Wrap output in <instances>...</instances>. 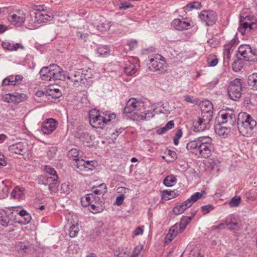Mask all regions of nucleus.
Wrapping results in <instances>:
<instances>
[{
  "mask_svg": "<svg viewBox=\"0 0 257 257\" xmlns=\"http://www.w3.org/2000/svg\"><path fill=\"white\" fill-rule=\"evenodd\" d=\"M143 110H144V102L135 98H131L127 101L123 112L125 113L133 112L132 117L137 121L148 120L154 116L151 110L139 112Z\"/></svg>",
  "mask_w": 257,
  "mask_h": 257,
  "instance_id": "f257e3e1",
  "label": "nucleus"
},
{
  "mask_svg": "<svg viewBox=\"0 0 257 257\" xmlns=\"http://www.w3.org/2000/svg\"><path fill=\"white\" fill-rule=\"evenodd\" d=\"M41 78L44 81L65 80L66 71L56 64L43 67L39 72Z\"/></svg>",
  "mask_w": 257,
  "mask_h": 257,
  "instance_id": "f03ea898",
  "label": "nucleus"
},
{
  "mask_svg": "<svg viewBox=\"0 0 257 257\" xmlns=\"http://www.w3.org/2000/svg\"><path fill=\"white\" fill-rule=\"evenodd\" d=\"M115 118V114L109 111L100 113L96 110H92L89 113V122L92 127L103 128L106 124Z\"/></svg>",
  "mask_w": 257,
  "mask_h": 257,
  "instance_id": "7ed1b4c3",
  "label": "nucleus"
},
{
  "mask_svg": "<svg viewBox=\"0 0 257 257\" xmlns=\"http://www.w3.org/2000/svg\"><path fill=\"white\" fill-rule=\"evenodd\" d=\"M256 121L246 112H240L238 115L237 126L239 133L243 136L248 137L256 126Z\"/></svg>",
  "mask_w": 257,
  "mask_h": 257,
  "instance_id": "20e7f679",
  "label": "nucleus"
},
{
  "mask_svg": "<svg viewBox=\"0 0 257 257\" xmlns=\"http://www.w3.org/2000/svg\"><path fill=\"white\" fill-rule=\"evenodd\" d=\"M45 175L40 176L38 178V183L45 186H48V189L52 194L57 190L56 185L58 176L56 171L51 167L46 166L44 169Z\"/></svg>",
  "mask_w": 257,
  "mask_h": 257,
  "instance_id": "39448f33",
  "label": "nucleus"
},
{
  "mask_svg": "<svg viewBox=\"0 0 257 257\" xmlns=\"http://www.w3.org/2000/svg\"><path fill=\"white\" fill-rule=\"evenodd\" d=\"M256 28L257 21L253 17L249 16L240 17L238 31L243 36L247 30H255Z\"/></svg>",
  "mask_w": 257,
  "mask_h": 257,
  "instance_id": "423d86ee",
  "label": "nucleus"
},
{
  "mask_svg": "<svg viewBox=\"0 0 257 257\" xmlns=\"http://www.w3.org/2000/svg\"><path fill=\"white\" fill-rule=\"evenodd\" d=\"M210 112L205 114L201 113L193 121L194 131L196 132H200L208 129L210 126V122L212 119Z\"/></svg>",
  "mask_w": 257,
  "mask_h": 257,
  "instance_id": "0eeeda50",
  "label": "nucleus"
},
{
  "mask_svg": "<svg viewBox=\"0 0 257 257\" xmlns=\"http://www.w3.org/2000/svg\"><path fill=\"white\" fill-rule=\"evenodd\" d=\"M149 68L152 71H159L163 73L165 71L166 63L165 58L160 54H156L150 59Z\"/></svg>",
  "mask_w": 257,
  "mask_h": 257,
  "instance_id": "6e6552de",
  "label": "nucleus"
},
{
  "mask_svg": "<svg viewBox=\"0 0 257 257\" xmlns=\"http://www.w3.org/2000/svg\"><path fill=\"white\" fill-rule=\"evenodd\" d=\"M202 197V192H196L182 204L176 206L173 209L174 213L176 215L183 213L185 210L191 207L192 205Z\"/></svg>",
  "mask_w": 257,
  "mask_h": 257,
  "instance_id": "1a4fd4ad",
  "label": "nucleus"
},
{
  "mask_svg": "<svg viewBox=\"0 0 257 257\" xmlns=\"http://www.w3.org/2000/svg\"><path fill=\"white\" fill-rule=\"evenodd\" d=\"M212 140L209 137H202L200 142V146L199 147L198 153L204 158H207L210 156L212 149Z\"/></svg>",
  "mask_w": 257,
  "mask_h": 257,
  "instance_id": "9d476101",
  "label": "nucleus"
},
{
  "mask_svg": "<svg viewBox=\"0 0 257 257\" xmlns=\"http://www.w3.org/2000/svg\"><path fill=\"white\" fill-rule=\"evenodd\" d=\"M241 90V80L237 78L231 82L227 92L230 98L233 100H236L240 97Z\"/></svg>",
  "mask_w": 257,
  "mask_h": 257,
  "instance_id": "9b49d317",
  "label": "nucleus"
},
{
  "mask_svg": "<svg viewBox=\"0 0 257 257\" xmlns=\"http://www.w3.org/2000/svg\"><path fill=\"white\" fill-rule=\"evenodd\" d=\"M199 16L202 22L208 26L213 25L217 20V15L212 11H203Z\"/></svg>",
  "mask_w": 257,
  "mask_h": 257,
  "instance_id": "f8f14e48",
  "label": "nucleus"
},
{
  "mask_svg": "<svg viewBox=\"0 0 257 257\" xmlns=\"http://www.w3.org/2000/svg\"><path fill=\"white\" fill-rule=\"evenodd\" d=\"M218 118L221 119V123H227L231 125H234L236 121L235 114L231 109L223 110L220 111Z\"/></svg>",
  "mask_w": 257,
  "mask_h": 257,
  "instance_id": "ddd939ff",
  "label": "nucleus"
},
{
  "mask_svg": "<svg viewBox=\"0 0 257 257\" xmlns=\"http://www.w3.org/2000/svg\"><path fill=\"white\" fill-rule=\"evenodd\" d=\"M238 53L246 61H252L256 60V55L251 47L248 45H241L238 50Z\"/></svg>",
  "mask_w": 257,
  "mask_h": 257,
  "instance_id": "4468645a",
  "label": "nucleus"
},
{
  "mask_svg": "<svg viewBox=\"0 0 257 257\" xmlns=\"http://www.w3.org/2000/svg\"><path fill=\"white\" fill-rule=\"evenodd\" d=\"M9 150L11 153L24 156L28 154V145L26 143L19 142L10 146Z\"/></svg>",
  "mask_w": 257,
  "mask_h": 257,
  "instance_id": "2eb2a0df",
  "label": "nucleus"
},
{
  "mask_svg": "<svg viewBox=\"0 0 257 257\" xmlns=\"http://www.w3.org/2000/svg\"><path fill=\"white\" fill-rule=\"evenodd\" d=\"M77 160L76 163H74V165L79 170L87 172L94 169V163L93 161H85L83 159Z\"/></svg>",
  "mask_w": 257,
  "mask_h": 257,
  "instance_id": "dca6fc26",
  "label": "nucleus"
},
{
  "mask_svg": "<svg viewBox=\"0 0 257 257\" xmlns=\"http://www.w3.org/2000/svg\"><path fill=\"white\" fill-rule=\"evenodd\" d=\"M26 15L22 11H17L8 17V20L11 24L17 27L21 26L24 23Z\"/></svg>",
  "mask_w": 257,
  "mask_h": 257,
  "instance_id": "f3484780",
  "label": "nucleus"
},
{
  "mask_svg": "<svg viewBox=\"0 0 257 257\" xmlns=\"http://www.w3.org/2000/svg\"><path fill=\"white\" fill-rule=\"evenodd\" d=\"M83 72V70L78 69L76 71H75L71 75H69L66 72V76L65 78V80L66 79L69 80L73 83L74 85L77 86L79 85V83L84 79H86L85 78V75L84 74Z\"/></svg>",
  "mask_w": 257,
  "mask_h": 257,
  "instance_id": "a211bd4d",
  "label": "nucleus"
},
{
  "mask_svg": "<svg viewBox=\"0 0 257 257\" xmlns=\"http://www.w3.org/2000/svg\"><path fill=\"white\" fill-rule=\"evenodd\" d=\"M57 125L58 122L54 119H47L43 122L41 126V131L43 134L49 135L56 129Z\"/></svg>",
  "mask_w": 257,
  "mask_h": 257,
  "instance_id": "6ab92c4d",
  "label": "nucleus"
},
{
  "mask_svg": "<svg viewBox=\"0 0 257 257\" xmlns=\"http://www.w3.org/2000/svg\"><path fill=\"white\" fill-rule=\"evenodd\" d=\"M26 95L23 93L14 92L8 93L2 97V99L9 103L14 102L19 103L25 99Z\"/></svg>",
  "mask_w": 257,
  "mask_h": 257,
  "instance_id": "aec40b11",
  "label": "nucleus"
},
{
  "mask_svg": "<svg viewBox=\"0 0 257 257\" xmlns=\"http://www.w3.org/2000/svg\"><path fill=\"white\" fill-rule=\"evenodd\" d=\"M172 26L177 30L183 31L188 30L191 28L192 26L191 23L189 21H187L185 19H175L172 23Z\"/></svg>",
  "mask_w": 257,
  "mask_h": 257,
  "instance_id": "412c9836",
  "label": "nucleus"
},
{
  "mask_svg": "<svg viewBox=\"0 0 257 257\" xmlns=\"http://www.w3.org/2000/svg\"><path fill=\"white\" fill-rule=\"evenodd\" d=\"M236 43L235 39H232L228 44L224 46L223 59L224 63L228 64L231 57V53L233 50V47Z\"/></svg>",
  "mask_w": 257,
  "mask_h": 257,
  "instance_id": "4be33fe9",
  "label": "nucleus"
},
{
  "mask_svg": "<svg viewBox=\"0 0 257 257\" xmlns=\"http://www.w3.org/2000/svg\"><path fill=\"white\" fill-rule=\"evenodd\" d=\"M225 226L231 231H238L240 228L238 220L233 216H230L224 221Z\"/></svg>",
  "mask_w": 257,
  "mask_h": 257,
  "instance_id": "5701e85b",
  "label": "nucleus"
},
{
  "mask_svg": "<svg viewBox=\"0 0 257 257\" xmlns=\"http://www.w3.org/2000/svg\"><path fill=\"white\" fill-rule=\"evenodd\" d=\"M138 67V65L135 64L134 62L128 61L125 62L124 71L127 75L132 76L137 72Z\"/></svg>",
  "mask_w": 257,
  "mask_h": 257,
  "instance_id": "b1692460",
  "label": "nucleus"
},
{
  "mask_svg": "<svg viewBox=\"0 0 257 257\" xmlns=\"http://www.w3.org/2000/svg\"><path fill=\"white\" fill-rule=\"evenodd\" d=\"M195 214L196 212L193 213L191 216L187 217L183 216L180 222L179 223H176L175 225H178V227L180 230L182 232L185 229L187 225L189 223L190 221L193 219Z\"/></svg>",
  "mask_w": 257,
  "mask_h": 257,
  "instance_id": "393cba45",
  "label": "nucleus"
},
{
  "mask_svg": "<svg viewBox=\"0 0 257 257\" xmlns=\"http://www.w3.org/2000/svg\"><path fill=\"white\" fill-rule=\"evenodd\" d=\"M37 14L36 12L30 14V19L29 20L27 28L29 29L33 30L38 28L39 27V23L37 22Z\"/></svg>",
  "mask_w": 257,
  "mask_h": 257,
  "instance_id": "a878e982",
  "label": "nucleus"
},
{
  "mask_svg": "<svg viewBox=\"0 0 257 257\" xmlns=\"http://www.w3.org/2000/svg\"><path fill=\"white\" fill-rule=\"evenodd\" d=\"M12 218L9 216V212L0 210V226L6 227Z\"/></svg>",
  "mask_w": 257,
  "mask_h": 257,
  "instance_id": "bb28decb",
  "label": "nucleus"
},
{
  "mask_svg": "<svg viewBox=\"0 0 257 257\" xmlns=\"http://www.w3.org/2000/svg\"><path fill=\"white\" fill-rule=\"evenodd\" d=\"M2 46L4 49L10 51H16L19 48L24 49V47L19 43H14V42L8 41L3 42L2 43Z\"/></svg>",
  "mask_w": 257,
  "mask_h": 257,
  "instance_id": "cd10ccee",
  "label": "nucleus"
},
{
  "mask_svg": "<svg viewBox=\"0 0 257 257\" xmlns=\"http://www.w3.org/2000/svg\"><path fill=\"white\" fill-rule=\"evenodd\" d=\"M202 138V137H199L197 139L190 141L187 145L186 148L188 150H194L196 152H198L199 147L200 146V142Z\"/></svg>",
  "mask_w": 257,
  "mask_h": 257,
  "instance_id": "c85d7f7f",
  "label": "nucleus"
},
{
  "mask_svg": "<svg viewBox=\"0 0 257 257\" xmlns=\"http://www.w3.org/2000/svg\"><path fill=\"white\" fill-rule=\"evenodd\" d=\"M37 14V22L39 23V24L42 23H46L49 21L52 20L53 16L52 15H48L47 14H43L41 12H36Z\"/></svg>",
  "mask_w": 257,
  "mask_h": 257,
  "instance_id": "c756f323",
  "label": "nucleus"
},
{
  "mask_svg": "<svg viewBox=\"0 0 257 257\" xmlns=\"http://www.w3.org/2000/svg\"><path fill=\"white\" fill-rule=\"evenodd\" d=\"M201 113H209L210 112V115L212 117V105L210 101H206L201 103Z\"/></svg>",
  "mask_w": 257,
  "mask_h": 257,
  "instance_id": "7c9ffc66",
  "label": "nucleus"
},
{
  "mask_svg": "<svg viewBox=\"0 0 257 257\" xmlns=\"http://www.w3.org/2000/svg\"><path fill=\"white\" fill-rule=\"evenodd\" d=\"M24 189L16 187L11 193V196L15 199L20 200L24 195Z\"/></svg>",
  "mask_w": 257,
  "mask_h": 257,
  "instance_id": "2f4dec72",
  "label": "nucleus"
},
{
  "mask_svg": "<svg viewBox=\"0 0 257 257\" xmlns=\"http://www.w3.org/2000/svg\"><path fill=\"white\" fill-rule=\"evenodd\" d=\"M21 219L18 221L20 223L23 224H27L29 223L31 220V216L30 214L27 213L26 210H23L22 212H20Z\"/></svg>",
  "mask_w": 257,
  "mask_h": 257,
  "instance_id": "473e14b6",
  "label": "nucleus"
},
{
  "mask_svg": "<svg viewBox=\"0 0 257 257\" xmlns=\"http://www.w3.org/2000/svg\"><path fill=\"white\" fill-rule=\"evenodd\" d=\"M215 131L217 135L223 137L226 136L229 133L228 129L227 127L222 126L220 124H217L215 126Z\"/></svg>",
  "mask_w": 257,
  "mask_h": 257,
  "instance_id": "72a5a7b5",
  "label": "nucleus"
},
{
  "mask_svg": "<svg viewBox=\"0 0 257 257\" xmlns=\"http://www.w3.org/2000/svg\"><path fill=\"white\" fill-rule=\"evenodd\" d=\"M247 82L254 90H257V73H253L248 76Z\"/></svg>",
  "mask_w": 257,
  "mask_h": 257,
  "instance_id": "f704fd0d",
  "label": "nucleus"
},
{
  "mask_svg": "<svg viewBox=\"0 0 257 257\" xmlns=\"http://www.w3.org/2000/svg\"><path fill=\"white\" fill-rule=\"evenodd\" d=\"M243 66V62L241 58L235 60L232 65V69L235 72H239Z\"/></svg>",
  "mask_w": 257,
  "mask_h": 257,
  "instance_id": "c9c22d12",
  "label": "nucleus"
},
{
  "mask_svg": "<svg viewBox=\"0 0 257 257\" xmlns=\"http://www.w3.org/2000/svg\"><path fill=\"white\" fill-rule=\"evenodd\" d=\"M95 52L99 57H107L109 55V51L106 46L97 48Z\"/></svg>",
  "mask_w": 257,
  "mask_h": 257,
  "instance_id": "e433bc0d",
  "label": "nucleus"
},
{
  "mask_svg": "<svg viewBox=\"0 0 257 257\" xmlns=\"http://www.w3.org/2000/svg\"><path fill=\"white\" fill-rule=\"evenodd\" d=\"M23 210L20 207H11L8 208L7 211L9 212V216L12 217L13 215L16 216L17 215L20 216V212H22Z\"/></svg>",
  "mask_w": 257,
  "mask_h": 257,
  "instance_id": "4c0bfd02",
  "label": "nucleus"
},
{
  "mask_svg": "<svg viewBox=\"0 0 257 257\" xmlns=\"http://www.w3.org/2000/svg\"><path fill=\"white\" fill-rule=\"evenodd\" d=\"M176 178L173 175L166 177L164 180V184L167 187L173 186L176 182Z\"/></svg>",
  "mask_w": 257,
  "mask_h": 257,
  "instance_id": "58836bf2",
  "label": "nucleus"
},
{
  "mask_svg": "<svg viewBox=\"0 0 257 257\" xmlns=\"http://www.w3.org/2000/svg\"><path fill=\"white\" fill-rule=\"evenodd\" d=\"M201 7V3L197 1L192 2L187 5L184 8L185 11H190L193 9H198Z\"/></svg>",
  "mask_w": 257,
  "mask_h": 257,
  "instance_id": "ea45409f",
  "label": "nucleus"
},
{
  "mask_svg": "<svg viewBox=\"0 0 257 257\" xmlns=\"http://www.w3.org/2000/svg\"><path fill=\"white\" fill-rule=\"evenodd\" d=\"M68 157L73 160L74 162V163H76V159H80L79 157V151L76 149H72L70 150L67 153Z\"/></svg>",
  "mask_w": 257,
  "mask_h": 257,
  "instance_id": "a19ab883",
  "label": "nucleus"
},
{
  "mask_svg": "<svg viewBox=\"0 0 257 257\" xmlns=\"http://www.w3.org/2000/svg\"><path fill=\"white\" fill-rule=\"evenodd\" d=\"M79 227L78 224L76 223V224H73L69 227V236L70 237H75L79 231Z\"/></svg>",
  "mask_w": 257,
  "mask_h": 257,
  "instance_id": "79ce46f5",
  "label": "nucleus"
},
{
  "mask_svg": "<svg viewBox=\"0 0 257 257\" xmlns=\"http://www.w3.org/2000/svg\"><path fill=\"white\" fill-rule=\"evenodd\" d=\"M48 92L49 95L55 98H59L62 95L61 91L58 88L50 89Z\"/></svg>",
  "mask_w": 257,
  "mask_h": 257,
  "instance_id": "37998d69",
  "label": "nucleus"
},
{
  "mask_svg": "<svg viewBox=\"0 0 257 257\" xmlns=\"http://www.w3.org/2000/svg\"><path fill=\"white\" fill-rule=\"evenodd\" d=\"M240 201V197L239 196H235L229 201V205L231 207H237L239 205Z\"/></svg>",
  "mask_w": 257,
  "mask_h": 257,
  "instance_id": "c03bdc74",
  "label": "nucleus"
},
{
  "mask_svg": "<svg viewBox=\"0 0 257 257\" xmlns=\"http://www.w3.org/2000/svg\"><path fill=\"white\" fill-rule=\"evenodd\" d=\"M97 188H103L102 190H99L98 188L95 189L93 191L94 196L95 195L104 194L107 192V187L104 184L99 185Z\"/></svg>",
  "mask_w": 257,
  "mask_h": 257,
  "instance_id": "a18cd8bd",
  "label": "nucleus"
},
{
  "mask_svg": "<svg viewBox=\"0 0 257 257\" xmlns=\"http://www.w3.org/2000/svg\"><path fill=\"white\" fill-rule=\"evenodd\" d=\"M174 191L165 190L162 192V197L166 200H169L174 197Z\"/></svg>",
  "mask_w": 257,
  "mask_h": 257,
  "instance_id": "49530a36",
  "label": "nucleus"
},
{
  "mask_svg": "<svg viewBox=\"0 0 257 257\" xmlns=\"http://www.w3.org/2000/svg\"><path fill=\"white\" fill-rule=\"evenodd\" d=\"M207 62L209 66H215L218 63V60L215 56H209L207 59Z\"/></svg>",
  "mask_w": 257,
  "mask_h": 257,
  "instance_id": "de8ad7c7",
  "label": "nucleus"
},
{
  "mask_svg": "<svg viewBox=\"0 0 257 257\" xmlns=\"http://www.w3.org/2000/svg\"><path fill=\"white\" fill-rule=\"evenodd\" d=\"M214 209V207L211 205H204L201 207V210L204 215H206Z\"/></svg>",
  "mask_w": 257,
  "mask_h": 257,
  "instance_id": "09e8293b",
  "label": "nucleus"
},
{
  "mask_svg": "<svg viewBox=\"0 0 257 257\" xmlns=\"http://www.w3.org/2000/svg\"><path fill=\"white\" fill-rule=\"evenodd\" d=\"M169 231L174 235V236L175 237H176L179 233L182 232L178 227V225L175 224L172 226Z\"/></svg>",
  "mask_w": 257,
  "mask_h": 257,
  "instance_id": "8fccbe9b",
  "label": "nucleus"
},
{
  "mask_svg": "<svg viewBox=\"0 0 257 257\" xmlns=\"http://www.w3.org/2000/svg\"><path fill=\"white\" fill-rule=\"evenodd\" d=\"M61 189L64 193L68 194L71 190V187L68 182L64 183L61 185Z\"/></svg>",
  "mask_w": 257,
  "mask_h": 257,
  "instance_id": "3c124183",
  "label": "nucleus"
},
{
  "mask_svg": "<svg viewBox=\"0 0 257 257\" xmlns=\"http://www.w3.org/2000/svg\"><path fill=\"white\" fill-rule=\"evenodd\" d=\"M83 198L88 202V203H90V204L94 202V201L96 199V198L93 193L87 194Z\"/></svg>",
  "mask_w": 257,
  "mask_h": 257,
  "instance_id": "603ef678",
  "label": "nucleus"
},
{
  "mask_svg": "<svg viewBox=\"0 0 257 257\" xmlns=\"http://www.w3.org/2000/svg\"><path fill=\"white\" fill-rule=\"evenodd\" d=\"M57 148L54 147H52L49 148V150L47 152V156L48 157L51 159L53 158L57 152Z\"/></svg>",
  "mask_w": 257,
  "mask_h": 257,
  "instance_id": "864d4df0",
  "label": "nucleus"
},
{
  "mask_svg": "<svg viewBox=\"0 0 257 257\" xmlns=\"http://www.w3.org/2000/svg\"><path fill=\"white\" fill-rule=\"evenodd\" d=\"M31 246V244L29 242H20L19 246L21 250L24 252H27V249H28Z\"/></svg>",
  "mask_w": 257,
  "mask_h": 257,
  "instance_id": "5fc2aeb1",
  "label": "nucleus"
},
{
  "mask_svg": "<svg viewBox=\"0 0 257 257\" xmlns=\"http://www.w3.org/2000/svg\"><path fill=\"white\" fill-rule=\"evenodd\" d=\"M2 85H16V81L13 80V77L12 78V79H9L8 78H7L3 80V81L2 82Z\"/></svg>",
  "mask_w": 257,
  "mask_h": 257,
  "instance_id": "6e6d98bb",
  "label": "nucleus"
},
{
  "mask_svg": "<svg viewBox=\"0 0 257 257\" xmlns=\"http://www.w3.org/2000/svg\"><path fill=\"white\" fill-rule=\"evenodd\" d=\"M96 201H94V202L91 203L88 207H89V209L93 213H97L99 211L98 209V206H97V203Z\"/></svg>",
  "mask_w": 257,
  "mask_h": 257,
  "instance_id": "4d7b16f0",
  "label": "nucleus"
},
{
  "mask_svg": "<svg viewBox=\"0 0 257 257\" xmlns=\"http://www.w3.org/2000/svg\"><path fill=\"white\" fill-rule=\"evenodd\" d=\"M110 28V26L108 23H102L100 25L97 26V29L101 31H105L108 30Z\"/></svg>",
  "mask_w": 257,
  "mask_h": 257,
  "instance_id": "13d9d810",
  "label": "nucleus"
},
{
  "mask_svg": "<svg viewBox=\"0 0 257 257\" xmlns=\"http://www.w3.org/2000/svg\"><path fill=\"white\" fill-rule=\"evenodd\" d=\"M175 237L174 235L169 231L165 237V242L166 243H169Z\"/></svg>",
  "mask_w": 257,
  "mask_h": 257,
  "instance_id": "bf43d9fd",
  "label": "nucleus"
},
{
  "mask_svg": "<svg viewBox=\"0 0 257 257\" xmlns=\"http://www.w3.org/2000/svg\"><path fill=\"white\" fill-rule=\"evenodd\" d=\"M168 155L171 157V159L168 160L169 162H173L177 158V154L174 151H169Z\"/></svg>",
  "mask_w": 257,
  "mask_h": 257,
  "instance_id": "052dcab7",
  "label": "nucleus"
},
{
  "mask_svg": "<svg viewBox=\"0 0 257 257\" xmlns=\"http://www.w3.org/2000/svg\"><path fill=\"white\" fill-rule=\"evenodd\" d=\"M143 228L142 227H138L136 228L133 232V234L135 236L142 235L143 233Z\"/></svg>",
  "mask_w": 257,
  "mask_h": 257,
  "instance_id": "680f3d73",
  "label": "nucleus"
},
{
  "mask_svg": "<svg viewBox=\"0 0 257 257\" xmlns=\"http://www.w3.org/2000/svg\"><path fill=\"white\" fill-rule=\"evenodd\" d=\"M124 199V195H120V196H118L116 198V201H115V204L118 206L121 205Z\"/></svg>",
  "mask_w": 257,
  "mask_h": 257,
  "instance_id": "e2e57ef3",
  "label": "nucleus"
},
{
  "mask_svg": "<svg viewBox=\"0 0 257 257\" xmlns=\"http://www.w3.org/2000/svg\"><path fill=\"white\" fill-rule=\"evenodd\" d=\"M138 42L136 40H131L128 42V45L131 49H133L137 46Z\"/></svg>",
  "mask_w": 257,
  "mask_h": 257,
  "instance_id": "0e129e2a",
  "label": "nucleus"
},
{
  "mask_svg": "<svg viewBox=\"0 0 257 257\" xmlns=\"http://www.w3.org/2000/svg\"><path fill=\"white\" fill-rule=\"evenodd\" d=\"M225 227V222L224 221V222H221V223H219L218 225L213 226V229L215 230L221 229L224 228Z\"/></svg>",
  "mask_w": 257,
  "mask_h": 257,
  "instance_id": "69168bd1",
  "label": "nucleus"
},
{
  "mask_svg": "<svg viewBox=\"0 0 257 257\" xmlns=\"http://www.w3.org/2000/svg\"><path fill=\"white\" fill-rule=\"evenodd\" d=\"M166 128L169 130L174 126V122L173 120H170L165 125Z\"/></svg>",
  "mask_w": 257,
  "mask_h": 257,
  "instance_id": "338daca9",
  "label": "nucleus"
},
{
  "mask_svg": "<svg viewBox=\"0 0 257 257\" xmlns=\"http://www.w3.org/2000/svg\"><path fill=\"white\" fill-rule=\"evenodd\" d=\"M7 164L4 156L0 153V165L5 166Z\"/></svg>",
  "mask_w": 257,
  "mask_h": 257,
  "instance_id": "774afa93",
  "label": "nucleus"
}]
</instances>
